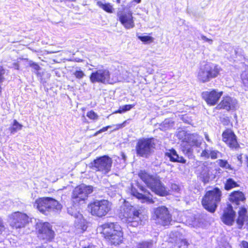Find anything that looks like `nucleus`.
<instances>
[{
  "label": "nucleus",
  "instance_id": "obj_14",
  "mask_svg": "<svg viewBox=\"0 0 248 248\" xmlns=\"http://www.w3.org/2000/svg\"><path fill=\"white\" fill-rule=\"evenodd\" d=\"M186 139V143L188 145L183 146V151L189 157H191L193 153L192 147H200L202 143L201 139L197 134H189Z\"/></svg>",
  "mask_w": 248,
  "mask_h": 248
},
{
  "label": "nucleus",
  "instance_id": "obj_54",
  "mask_svg": "<svg viewBox=\"0 0 248 248\" xmlns=\"http://www.w3.org/2000/svg\"><path fill=\"white\" fill-rule=\"evenodd\" d=\"M116 2H117L118 3H120V0H116Z\"/></svg>",
  "mask_w": 248,
  "mask_h": 248
},
{
  "label": "nucleus",
  "instance_id": "obj_17",
  "mask_svg": "<svg viewBox=\"0 0 248 248\" xmlns=\"http://www.w3.org/2000/svg\"><path fill=\"white\" fill-rule=\"evenodd\" d=\"M110 73L108 69H99L93 72L90 75V79L91 82H100L106 84L109 83Z\"/></svg>",
  "mask_w": 248,
  "mask_h": 248
},
{
  "label": "nucleus",
  "instance_id": "obj_45",
  "mask_svg": "<svg viewBox=\"0 0 248 248\" xmlns=\"http://www.w3.org/2000/svg\"><path fill=\"white\" fill-rule=\"evenodd\" d=\"M171 187L173 190L175 191H178L179 190V186L175 184H172Z\"/></svg>",
  "mask_w": 248,
  "mask_h": 248
},
{
  "label": "nucleus",
  "instance_id": "obj_42",
  "mask_svg": "<svg viewBox=\"0 0 248 248\" xmlns=\"http://www.w3.org/2000/svg\"><path fill=\"white\" fill-rule=\"evenodd\" d=\"M126 123H127V121H125L122 124L116 125V128H115V130H117V129H120V128H122L124 127L126 125Z\"/></svg>",
  "mask_w": 248,
  "mask_h": 248
},
{
  "label": "nucleus",
  "instance_id": "obj_1",
  "mask_svg": "<svg viewBox=\"0 0 248 248\" xmlns=\"http://www.w3.org/2000/svg\"><path fill=\"white\" fill-rule=\"evenodd\" d=\"M119 215L123 221L129 226L136 227L142 225L143 217L141 210L131 205L128 202L125 201L121 206Z\"/></svg>",
  "mask_w": 248,
  "mask_h": 248
},
{
  "label": "nucleus",
  "instance_id": "obj_43",
  "mask_svg": "<svg viewBox=\"0 0 248 248\" xmlns=\"http://www.w3.org/2000/svg\"><path fill=\"white\" fill-rule=\"evenodd\" d=\"M111 126H107L106 127H103V128L101 129L100 130H99V131H98L97 132H96L94 135L95 136H96L99 133H100L101 132H105L106 131H107L108 128L110 127Z\"/></svg>",
  "mask_w": 248,
  "mask_h": 248
},
{
  "label": "nucleus",
  "instance_id": "obj_4",
  "mask_svg": "<svg viewBox=\"0 0 248 248\" xmlns=\"http://www.w3.org/2000/svg\"><path fill=\"white\" fill-rule=\"evenodd\" d=\"M34 206L41 213L47 215L51 211L61 210L62 205L56 200L49 197L37 199Z\"/></svg>",
  "mask_w": 248,
  "mask_h": 248
},
{
  "label": "nucleus",
  "instance_id": "obj_2",
  "mask_svg": "<svg viewBox=\"0 0 248 248\" xmlns=\"http://www.w3.org/2000/svg\"><path fill=\"white\" fill-rule=\"evenodd\" d=\"M139 177L147 186L155 194L160 196L167 195L168 192L160 181L159 176L150 175L144 171H140Z\"/></svg>",
  "mask_w": 248,
  "mask_h": 248
},
{
  "label": "nucleus",
  "instance_id": "obj_46",
  "mask_svg": "<svg viewBox=\"0 0 248 248\" xmlns=\"http://www.w3.org/2000/svg\"><path fill=\"white\" fill-rule=\"evenodd\" d=\"M242 248H248V243L246 241H243L242 242Z\"/></svg>",
  "mask_w": 248,
  "mask_h": 248
},
{
  "label": "nucleus",
  "instance_id": "obj_36",
  "mask_svg": "<svg viewBox=\"0 0 248 248\" xmlns=\"http://www.w3.org/2000/svg\"><path fill=\"white\" fill-rule=\"evenodd\" d=\"M138 38L141 41L147 43L152 42L154 40L153 38L149 36H139Z\"/></svg>",
  "mask_w": 248,
  "mask_h": 248
},
{
  "label": "nucleus",
  "instance_id": "obj_26",
  "mask_svg": "<svg viewBox=\"0 0 248 248\" xmlns=\"http://www.w3.org/2000/svg\"><path fill=\"white\" fill-rule=\"evenodd\" d=\"M245 199L243 193L239 191L232 193L229 197L230 201L235 205H238L240 202L243 201Z\"/></svg>",
  "mask_w": 248,
  "mask_h": 248
},
{
  "label": "nucleus",
  "instance_id": "obj_25",
  "mask_svg": "<svg viewBox=\"0 0 248 248\" xmlns=\"http://www.w3.org/2000/svg\"><path fill=\"white\" fill-rule=\"evenodd\" d=\"M166 156L169 158L170 160L172 162H177L182 163H186V160L182 156H179L177 154L176 151L174 149L169 150V152L165 153Z\"/></svg>",
  "mask_w": 248,
  "mask_h": 248
},
{
  "label": "nucleus",
  "instance_id": "obj_27",
  "mask_svg": "<svg viewBox=\"0 0 248 248\" xmlns=\"http://www.w3.org/2000/svg\"><path fill=\"white\" fill-rule=\"evenodd\" d=\"M241 78L243 88L245 90H248V67L242 73Z\"/></svg>",
  "mask_w": 248,
  "mask_h": 248
},
{
  "label": "nucleus",
  "instance_id": "obj_53",
  "mask_svg": "<svg viewBox=\"0 0 248 248\" xmlns=\"http://www.w3.org/2000/svg\"><path fill=\"white\" fill-rule=\"evenodd\" d=\"M134 1L136 2L137 3H139L140 2L141 0H134Z\"/></svg>",
  "mask_w": 248,
  "mask_h": 248
},
{
  "label": "nucleus",
  "instance_id": "obj_50",
  "mask_svg": "<svg viewBox=\"0 0 248 248\" xmlns=\"http://www.w3.org/2000/svg\"><path fill=\"white\" fill-rule=\"evenodd\" d=\"M205 139H206V140L207 141H210V139H209V137H208V136L207 135H205Z\"/></svg>",
  "mask_w": 248,
  "mask_h": 248
},
{
  "label": "nucleus",
  "instance_id": "obj_40",
  "mask_svg": "<svg viewBox=\"0 0 248 248\" xmlns=\"http://www.w3.org/2000/svg\"><path fill=\"white\" fill-rule=\"evenodd\" d=\"M201 39L202 40L208 42L210 45H211L213 43V40L212 39L207 38L205 36L203 35H201Z\"/></svg>",
  "mask_w": 248,
  "mask_h": 248
},
{
  "label": "nucleus",
  "instance_id": "obj_16",
  "mask_svg": "<svg viewBox=\"0 0 248 248\" xmlns=\"http://www.w3.org/2000/svg\"><path fill=\"white\" fill-rule=\"evenodd\" d=\"M11 225L16 228L24 227L29 222V217L24 213L19 212H15L9 217Z\"/></svg>",
  "mask_w": 248,
  "mask_h": 248
},
{
  "label": "nucleus",
  "instance_id": "obj_35",
  "mask_svg": "<svg viewBox=\"0 0 248 248\" xmlns=\"http://www.w3.org/2000/svg\"><path fill=\"white\" fill-rule=\"evenodd\" d=\"M218 163L219 165L222 168H224L225 169L229 170H232L231 165L226 160L219 159L218 160Z\"/></svg>",
  "mask_w": 248,
  "mask_h": 248
},
{
  "label": "nucleus",
  "instance_id": "obj_19",
  "mask_svg": "<svg viewBox=\"0 0 248 248\" xmlns=\"http://www.w3.org/2000/svg\"><path fill=\"white\" fill-rule=\"evenodd\" d=\"M238 107L237 101L230 96H225L216 107V109H224L227 111L235 110Z\"/></svg>",
  "mask_w": 248,
  "mask_h": 248
},
{
  "label": "nucleus",
  "instance_id": "obj_22",
  "mask_svg": "<svg viewBox=\"0 0 248 248\" xmlns=\"http://www.w3.org/2000/svg\"><path fill=\"white\" fill-rule=\"evenodd\" d=\"M178 235V232L170 234V242L172 244L171 248H187L188 243L186 240Z\"/></svg>",
  "mask_w": 248,
  "mask_h": 248
},
{
  "label": "nucleus",
  "instance_id": "obj_41",
  "mask_svg": "<svg viewBox=\"0 0 248 248\" xmlns=\"http://www.w3.org/2000/svg\"><path fill=\"white\" fill-rule=\"evenodd\" d=\"M4 230L5 227L3 225V221L0 217V235L2 233L3 231H4Z\"/></svg>",
  "mask_w": 248,
  "mask_h": 248
},
{
  "label": "nucleus",
  "instance_id": "obj_39",
  "mask_svg": "<svg viewBox=\"0 0 248 248\" xmlns=\"http://www.w3.org/2000/svg\"><path fill=\"white\" fill-rule=\"evenodd\" d=\"M220 153L217 151L210 150V157L213 159H216L218 157V155Z\"/></svg>",
  "mask_w": 248,
  "mask_h": 248
},
{
  "label": "nucleus",
  "instance_id": "obj_28",
  "mask_svg": "<svg viewBox=\"0 0 248 248\" xmlns=\"http://www.w3.org/2000/svg\"><path fill=\"white\" fill-rule=\"evenodd\" d=\"M97 5L100 8L103 9L108 13H113V8L110 3H104L101 1H98L97 2Z\"/></svg>",
  "mask_w": 248,
  "mask_h": 248
},
{
  "label": "nucleus",
  "instance_id": "obj_11",
  "mask_svg": "<svg viewBox=\"0 0 248 248\" xmlns=\"http://www.w3.org/2000/svg\"><path fill=\"white\" fill-rule=\"evenodd\" d=\"M91 165L93 170L107 174L110 170L112 160L108 156L104 155L94 159Z\"/></svg>",
  "mask_w": 248,
  "mask_h": 248
},
{
  "label": "nucleus",
  "instance_id": "obj_23",
  "mask_svg": "<svg viewBox=\"0 0 248 248\" xmlns=\"http://www.w3.org/2000/svg\"><path fill=\"white\" fill-rule=\"evenodd\" d=\"M232 208V205L229 204L224 210L223 214L221 217V220L222 222L226 225H232L234 221L235 214Z\"/></svg>",
  "mask_w": 248,
  "mask_h": 248
},
{
  "label": "nucleus",
  "instance_id": "obj_44",
  "mask_svg": "<svg viewBox=\"0 0 248 248\" xmlns=\"http://www.w3.org/2000/svg\"><path fill=\"white\" fill-rule=\"evenodd\" d=\"M31 66L36 71H38L40 70V67L38 64L35 63H32L31 64Z\"/></svg>",
  "mask_w": 248,
  "mask_h": 248
},
{
  "label": "nucleus",
  "instance_id": "obj_15",
  "mask_svg": "<svg viewBox=\"0 0 248 248\" xmlns=\"http://www.w3.org/2000/svg\"><path fill=\"white\" fill-rule=\"evenodd\" d=\"M139 190L134 187H132L131 192L132 195L137 199L140 200L142 202L153 203L155 202L153 196L143 186L137 185Z\"/></svg>",
  "mask_w": 248,
  "mask_h": 248
},
{
  "label": "nucleus",
  "instance_id": "obj_30",
  "mask_svg": "<svg viewBox=\"0 0 248 248\" xmlns=\"http://www.w3.org/2000/svg\"><path fill=\"white\" fill-rule=\"evenodd\" d=\"M238 186V185L236 182L231 178L227 179L225 184V188L226 190H230Z\"/></svg>",
  "mask_w": 248,
  "mask_h": 248
},
{
  "label": "nucleus",
  "instance_id": "obj_18",
  "mask_svg": "<svg viewBox=\"0 0 248 248\" xmlns=\"http://www.w3.org/2000/svg\"><path fill=\"white\" fill-rule=\"evenodd\" d=\"M222 94L223 92H217L215 90H213L211 91L203 92L202 96L208 105L214 106L217 103Z\"/></svg>",
  "mask_w": 248,
  "mask_h": 248
},
{
  "label": "nucleus",
  "instance_id": "obj_8",
  "mask_svg": "<svg viewBox=\"0 0 248 248\" xmlns=\"http://www.w3.org/2000/svg\"><path fill=\"white\" fill-rule=\"evenodd\" d=\"M219 72V68L216 65L210 63L202 66L198 73V79L203 82L208 81L211 78L216 77Z\"/></svg>",
  "mask_w": 248,
  "mask_h": 248
},
{
  "label": "nucleus",
  "instance_id": "obj_47",
  "mask_svg": "<svg viewBox=\"0 0 248 248\" xmlns=\"http://www.w3.org/2000/svg\"><path fill=\"white\" fill-rule=\"evenodd\" d=\"M124 72L126 73V74H127V75H126V77H123V79L124 80H127L128 78V77H129V73H128L126 71H124Z\"/></svg>",
  "mask_w": 248,
  "mask_h": 248
},
{
  "label": "nucleus",
  "instance_id": "obj_7",
  "mask_svg": "<svg viewBox=\"0 0 248 248\" xmlns=\"http://www.w3.org/2000/svg\"><path fill=\"white\" fill-rule=\"evenodd\" d=\"M111 207V203L105 200H95L88 205L91 214L99 217L105 216L110 210Z\"/></svg>",
  "mask_w": 248,
  "mask_h": 248
},
{
  "label": "nucleus",
  "instance_id": "obj_13",
  "mask_svg": "<svg viewBox=\"0 0 248 248\" xmlns=\"http://www.w3.org/2000/svg\"><path fill=\"white\" fill-rule=\"evenodd\" d=\"M38 237L46 241H50L54 237V232L48 222H39L36 224Z\"/></svg>",
  "mask_w": 248,
  "mask_h": 248
},
{
  "label": "nucleus",
  "instance_id": "obj_52",
  "mask_svg": "<svg viewBox=\"0 0 248 248\" xmlns=\"http://www.w3.org/2000/svg\"><path fill=\"white\" fill-rule=\"evenodd\" d=\"M121 80L119 79H118V78H117L116 79H115V80H114V82H119V81H121Z\"/></svg>",
  "mask_w": 248,
  "mask_h": 248
},
{
  "label": "nucleus",
  "instance_id": "obj_32",
  "mask_svg": "<svg viewBox=\"0 0 248 248\" xmlns=\"http://www.w3.org/2000/svg\"><path fill=\"white\" fill-rule=\"evenodd\" d=\"M189 134V133H187L184 130H181L178 132L177 136L178 138L184 143L186 142L187 137H188Z\"/></svg>",
  "mask_w": 248,
  "mask_h": 248
},
{
  "label": "nucleus",
  "instance_id": "obj_38",
  "mask_svg": "<svg viewBox=\"0 0 248 248\" xmlns=\"http://www.w3.org/2000/svg\"><path fill=\"white\" fill-rule=\"evenodd\" d=\"M210 150L204 149L201 153L200 156L204 158H210Z\"/></svg>",
  "mask_w": 248,
  "mask_h": 248
},
{
  "label": "nucleus",
  "instance_id": "obj_6",
  "mask_svg": "<svg viewBox=\"0 0 248 248\" xmlns=\"http://www.w3.org/2000/svg\"><path fill=\"white\" fill-rule=\"evenodd\" d=\"M155 146V140L153 138L140 139L136 146L137 155L147 158L154 151Z\"/></svg>",
  "mask_w": 248,
  "mask_h": 248
},
{
  "label": "nucleus",
  "instance_id": "obj_10",
  "mask_svg": "<svg viewBox=\"0 0 248 248\" xmlns=\"http://www.w3.org/2000/svg\"><path fill=\"white\" fill-rule=\"evenodd\" d=\"M152 218L156 223L164 226L168 225L171 220V215L165 206L155 208Z\"/></svg>",
  "mask_w": 248,
  "mask_h": 248
},
{
  "label": "nucleus",
  "instance_id": "obj_31",
  "mask_svg": "<svg viewBox=\"0 0 248 248\" xmlns=\"http://www.w3.org/2000/svg\"><path fill=\"white\" fill-rule=\"evenodd\" d=\"M22 126V124H19L16 120H14L12 126L10 128L11 132L12 133L16 132L17 131L21 130Z\"/></svg>",
  "mask_w": 248,
  "mask_h": 248
},
{
  "label": "nucleus",
  "instance_id": "obj_29",
  "mask_svg": "<svg viewBox=\"0 0 248 248\" xmlns=\"http://www.w3.org/2000/svg\"><path fill=\"white\" fill-rule=\"evenodd\" d=\"M137 248H155L153 241H142L138 244Z\"/></svg>",
  "mask_w": 248,
  "mask_h": 248
},
{
  "label": "nucleus",
  "instance_id": "obj_34",
  "mask_svg": "<svg viewBox=\"0 0 248 248\" xmlns=\"http://www.w3.org/2000/svg\"><path fill=\"white\" fill-rule=\"evenodd\" d=\"M73 74L77 78L79 79H82L85 76V73L80 68L77 69Z\"/></svg>",
  "mask_w": 248,
  "mask_h": 248
},
{
  "label": "nucleus",
  "instance_id": "obj_37",
  "mask_svg": "<svg viewBox=\"0 0 248 248\" xmlns=\"http://www.w3.org/2000/svg\"><path fill=\"white\" fill-rule=\"evenodd\" d=\"M87 116L90 119L95 120L98 118V115L95 113L93 110H91L87 112Z\"/></svg>",
  "mask_w": 248,
  "mask_h": 248
},
{
  "label": "nucleus",
  "instance_id": "obj_3",
  "mask_svg": "<svg viewBox=\"0 0 248 248\" xmlns=\"http://www.w3.org/2000/svg\"><path fill=\"white\" fill-rule=\"evenodd\" d=\"M101 233L104 237L111 245H117L121 243L123 238V232L119 225L113 223H107L99 227Z\"/></svg>",
  "mask_w": 248,
  "mask_h": 248
},
{
  "label": "nucleus",
  "instance_id": "obj_12",
  "mask_svg": "<svg viewBox=\"0 0 248 248\" xmlns=\"http://www.w3.org/2000/svg\"><path fill=\"white\" fill-rule=\"evenodd\" d=\"M77 204L74 205V207H69L67 208V212L69 215L74 216L76 218L75 221V233L76 234H80L84 232L87 229V226L86 225V221L83 218L82 215L79 214L76 209V206Z\"/></svg>",
  "mask_w": 248,
  "mask_h": 248
},
{
  "label": "nucleus",
  "instance_id": "obj_49",
  "mask_svg": "<svg viewBox=\"0 0 248 248\" xmlns=\"http://www.w3.org/2000/svg\"><path fill=\"white\" fill-rule=\"evenodd\" d=\"M246 162L247 166L248 168V156H246Z\"/></svg>",
  "mask_w": 248,
  "mask_h": 248
},
{
  "label": "nucleus",
  "instance_id": "obj_55",
  "mask_svg": "<svg viewBox=\"0 0 248 248\" xmlns=\"http://www.w3.org/2000/svg\"><path fill=\"white\" fill-rule=\"evenodd\" d=\"M57 52V51H52V52H50V53H56Z\"/></svg>",
  "mask_w": 248,
  "mask_h": 248
},
{
  "label": "nucleus",
  "instance_id": "obj_21",
  "mask_svg": "<svg viewBox=\"0 0 248 248\" xmlns=\"http://www.w3.org/2000/svg\"><path fill=\"white\" fill-rule=\"evenodd\" d=\"M222 140L230 148H236L238 146L235 134L230 129H226L222 133Z\"/></svg>",
  "mask_w": 248,
  "mask_h": 248
},
{
  "label": "nucleus",
  "instance_id": "obj_9",
  "mask_svg": "<svg viewBox=\"0 0 248 248\" xmlns=\"http://www.w3.org/2000/svg\"><path fill=\"white\" fill-rule=\"evenodd\" d=\"M93 191V187L91 186H86L83 184L77 186L72 192V202L76 205L81 202L84 201Z\"/></svg>",
  "mask_w": 248,
  "mask_h": 248
},
{
  "label": "nucleus",
  "instance_id": "obj_20",
  "mask_svg": "<svg viewBox=\"0 0 248 248\" xmlns=\"http://www.w3.org/2000/svg\"><path fill=\"white\" fill-rule=\"evenodd\" d=\"M119 20L122 24L127 29L134 28L135 24L133 19L132 13L130 11H119L117 13Z\"/></svg>",
  "mask_w": 248,
  "mask_h": 248
},
{
  "label": "nucleus",
  "instance_id": "obj_48",
  "mask_svg": "<svg viewBox=\"0 0 248 248\" xmlns=\"http://www.w3.org/2000/svg\"><path fill=\"white\" fill-rule=\"evenodd\" d=\"M242 156L241 155L237 156V159L240 161L241 163L242 162Z\"/></svg>",
  "mask_w": 248,
  "mask_h": 248
},
{
  "label": "nucleus",
  "instance_id": "obj_51",
  "mask_svg": "<svg viewBox=\"0 0 248 248\" xmlns=\"http://www.w3.org/2000/svg\"><path fill=\"white\" fill-rule=\"evenodd\" d=\"M36 248H50L49 247H44V246H41V247H38Z\"/></svg>",
  "mask_w": 248,
  "mask_h": 248
},
{
  "label": "nucleus",
  "instance_id": "obj_33",
  "mask_svg": "<svg viewBox=\"0 0 248 248\" xmlns=\"http://www.w3.org/2000/svg\"><path fill=\"white\" fill-rule=\"evenodd\" d=\"M134 105H126L123 106L120 108L116 111L117 113H122L126 111L130 110Z\"/></svg>",
  "mask_w": 248,
  "mask_h": 248
},
{
  "label": "nucleus",
  "instance_id": "obj_5",
  "mask_svg": "<svg viewBox=\"0 0 248 248\" xmlns=\"http://www.w3.org/2000/svg\"><path fill=\"white\" fill-rule=\"evenodd\" d=\"M221 195V192L217 188L207 191L202 201L204 208L211 213H214L220 201Z\"/></svg>",
  "mask_w": 248,
  "mask_h": 248
},
{
  "label": "nucleus",
  "instance_id": "obj_24",
  "mask_svg": "<svg viewBox=\"0 0 248 248\" xmlns=\"http://www.w3.org/2000/svg\"><path fill=\"white\" fill-rule=\"evenodd\" d=\"M200 173L199 177L204 184L208 183L210 179V168L207 166L203 164L200 168Z\"/></svg>",
  "mask_w": 248,
  "mask_h": 248
}]
</instances>
